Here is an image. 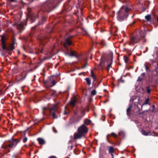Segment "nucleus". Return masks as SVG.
Masks as SVG:
<instances>
[{"label": "nucleus", "instance_id": "1", "mask_svg": "<svg viewBox=\"0 0 158 158\" xmlns=\"http://www.w3.org/2000/svg\"><path fill=\"white\" fill-rule=\"evenodd\" d=\"M145 35V33L144 31H139L136 36L131 37L128 42L130 45H134L135 44L138 43L141 39L144 37Z\"/></svg>", "mask_w": 158, "mask_h": 158}, {"label": "nucleus", "instance_id": "2", "mask_svg": "<svg viewBox=\"0 0 158 158\" xmlns=\"http://www.w3.org/2000/svg\"><path fill=\"white\" fill-rule=\"evenodd\" d=\"M129 9L127 7H122L117 13L118 19L121 21L127 18L128 16Z\"/></svg>", "mask_w": 158, "mask_h": 158}, {"label": "nucleus", "instance_id": "3", "mask_svg": "<svg viewBox=\"0 0 158 158\" xmlns=\"http://www.w3.org/2000/svg\"><path fill=\"white\" fill-rule=\"evenodd\" d=\"M112 62V56L111 55L107 58H102L100 62L101 66H104L109 70L111 66Z\"/></svg>", "mask_w": 158, "mask_h": 158}, {"label": "nucleus", "instance_id": "4", "mask_svg": "<svg viewBox=\"0 0 158 158\" xmlns=\"http://www.w3.org/2000/svg\"><path fill=\"white\" fill-rule=\"evenodd\" d=\"M77 131L84 135L88 132V129L85 125H82L78 128Z\"/></svg>", "mask_w": 158, "mask_h": 158}, {"label": "nucleus", "instance_id": "5", "mask_svg": "<svg viewBox=\"0 0 158 158\" xmlns=\"http://www.w3.org/2000/svg\"><path fill=\"white\" fill-rule=\"evenodd\" d=\"M57 106L55 105L53 107L50 109L51 114L54 118H56L58 117V116L56 115L54 113L56 110Z\"/></svg>", "mask_w": 158, "mask_h": 158}, {"label": "nucleus", "instance_id": "6", "mask_svg": "<svg viewBox=\"0 0 158 158\" xmlns=\"http://www.w3.org/2000/svg\"><path fill=\"white\" fill-rule=\"evenodd\" d=\"M17 143V140H15L12 141L11 143L6 146L4 147V148L5 149H7L8 148H12L14 146H15Z\"/></svg>", "mask_w": 158, "mask_h": 158}, {"label": "nucleus", "instance_id": "7", "mask_svg": "<svg viewBox=\"0 0 158 158\" xmlns=\"http://www.w3.org/2000/svg\"><path fill=\"white\" fill-rule=\"evenodd\" d=\"M84 136L81 134L77 131V132L74 135L73 138L75 139L80 138L82 136Z\"/></svg>", "mask_w": 158, "mask_h": 158}, {"label": "nucleus", "instance_id": "8", "mask_svg": "<svg viewBox=\"0 0 158 158\" xmlns=\"http://www.w3.org/2000/svg\"><path fill=\"white\" fill-rule=\"evenodd\" d=\"M15 25L16 26L17 28L19 30L22 29H23V23L21 22L20 21H19Z\"/></svg>", "mask_w": 158, "mask_h": 158}, {"label": "nucleus", "instance_id": "9", "mask_svg": "<svg viewBox=\"0 0 158 158\" xmlns=\"http://www.w3.org/2000/svg\"><path fill=\"white\" fill-rule=\"evenodd\" d=\"M72 44L71 42L70 41L69 38H67L65 39V42L63 44V46L64 47H66L67 45H70Z\"/></svg>", "mask_w": 158, "mask_h": 158}, {"label": "nucleus", "instance_id": "10", "mask_svg": "<svg viewBox=\"0 0 158 158\" xmlns=\"http://www.w3.org/2000/svg\"><path fill=\"white\" fill-rule=\"evenodd\" d=\"M37 140L38 141L40 145H43L45 143V140L42 138H38L37 139Z\"/></svg>", "mask_w": 158, "mask_h": 158}, {"label": "nucleus", "instance_id": "11", "mask_svg": "<svg viewBox=\"0 0 158 158\" xmlns=\"http://www.w3.org/2000/svg\"><path fill=\"white\" fill-rule=\"evenodd\" d=\"M132 105H130L129 107L127 110V114L128 116H129L130 115V114L129 113L132 108Z\"/></svg>", "mask_w": 158, "mask_h": 158}, {"label": "nucleus", "instance_id": "12", "mask_svg": "<svg viewBox=\"0 0 158 158\" xmlns=\"http://www.w3.org/2000/svg\"><path fill=\"white\" fill-rule=\"evenodd\" d=\"M109 152L110 153L112 154L114 152V149L112 147L110 146L109 148L108 149Z\"/></svg>", "mask_w": 158, "mask_h": 158}, {"label": "nucleus", "instance_id": "13", "mask_svg": "<svg viewBox=\"0 0 158 158\" xmlns=\"http://www.w3.org/2000/svg\"><path fill=\"white\" fill-rule=\"evenodd\" d=\"M69 55L70 56H75L76 57H77V55L76 54V53L74 51H71L70 54H69Z\"/></svg>", "mask_w": 158, "mask_h": 158}, {"label": "nucleus", "instance_id": "14", "mask_svg": "<svg viewBox=\"0 0 158 158\" xmlns=\"http://www.w3.org/2000/svg\"><path fill=\"white\" fill-rule=\"evenodd\" d=\"M2 48L3 49H6V48L5 45V43L4 41V38L3 37L2 38Z\"/></svg>", "mask_w": 158, "mask_h": 158}, {"label": "nucleus", "instance_id": "15", "mask_svg": "<svg viewBox=\"0 0 158 158\" xmlns=\"http://www.w3.org/2000/svg\"><path fill=\"white\" fill-rule=\"evenodd\" d=\"M14 47L13 45H9L8 48H6V49L8 50L12 51L14 49Z\"/></svg>", "mask_w": 158, "mask_h": 158}, {"label": "nucleus", "instance_id": "16", "mask_svg": "<svg viewBox=\"0 0 158 158\" xmlns=\"http://www.w3.org/2000/svg\"><path fill=\"white\" fill-rule=\"evenodd\" d=\"M76 101L75 99H72L70 101V104L72 106L74 105Z\"/></svg>", "mask_w": 158, "mask_h": 158}, {"label": "nucleus", "instance_id": "17", "mask_svg": "<svg viewBox=\"0 0 158 158\" xmlns=\"http://www.w3.org/2000/svg\"><path fill=\"white\" fill-rule=\"evenodd\" d=\"M84 123L85 124L88 125L90 123V121L88 119H86L84 120Z\"/></svg>", "mask_w": 158, "mask_h": 158}, {"label": "nucleus", "instance_id": "18", "mask_svg": "<svg viewBox=\"0 0 158 158\" xmlns=\"http://www.w3.org/2000/svg\"><path fill=\"white\" fill-rule=\"evenodd\" d=\"M141 133L142 135L146 136L148 135L149 133H147L145 131L143 130L141 131Z\"/></svg>", "mask_w": 158, "mask_h": 158}, {"label": "nucleus", "instance_id": "19", "mask_svg": "<svg viewBox=\"0 0 158 158\" xmlns=\"http://www.w3.org/2000/svg\"><path fill=\"white\" fill-rule=\"evenodd\" d=\"M145 18L147 21H149L151 19V16L150 15H148L145 16Z\"/></svg>", "mask_w": 158, "mask_h": 158}, {"label": "nucleus", "instance_id": "20", "mask_svg": "<svg viewBox=\"0 0 158 158\" xmlns=\"http://www.w3.org/2000/svg\"><path fill=\"white\" fill-rule=\"evenodd\" d=\"M85 111L83 109L81 110V118L83 117L85 114Z\"/></svg>", "mask_w": 158, "mask_h": 158}, {"label": "nucleus", "instance_id": "21", "mask_svg": "<svg viewBox=\"0 0 158 158\" xmlns=\"http://www.w3.org/2000/svg\"><path fill=\"white\" fill-rule=\"evenodd\" d=\"M86 80L87 83V84L89 85H90L91 84V81L89 78H86Z\"/></svg>", "mask_w": 158, "mask_h": 158}, {"label": "nucleus", "instance_id": "22", "mask_svg": "<svg viewBox=\"0 0 158 158\" xmlns=\"http://www.w3.org/2000/svg\"><path fill=\"white\" fill-rule=\"evenodd\" d=\"M96 92L95 90H92L91 93V94L92 95H94L96 94Z\"/></svg>", "mask_w": 158, "mask_h": 158}, {"label": "nucleus", "instance_id": "23", "mask_svg": "<svg viewBox=\"0 0 158 158\" xmlns=\"http://www.w3.org/2000/svg\"><path fill=\"white\" fill-rule=\"evenodd\" d=\"M110 135L114 138H116L117 137V135L114 133H112Z\"/></svg>", "mask_w": 158, "mask_h": 158}, {"label": "nucleus", "instance_id": "24", "mask_svg": "<svg viewBox=\"0 0 158 158\" xmlns=\"http://www.w3.org/2000/svg\"><path fill=\"white\" fill-rule=\"evenodd\" d=\"M124 59L125 62L126 63H127L128 61V58L127 57V56H125L124 57Z\"/></svg>", "mask_w": 158, "mask_h": 158}, {"label": "nucleus", "instance_id": "25", "mask_svg": "<svg viewBox=\"0 0 158 158\" xmlns=\"http://www.w3.org/2000/svg\"><path fill=\"white\" fill-rule=\"evenodd\" d=\"M91 76L93 78L94 80L95 81V77L94 76V74H93V72H92V71L91 72Z\"/></svg>", "mask_w": 158, "mask_h": 158}, {"label": "nucleus", "instance_id": "26", "mask_svg": "<svg viewBox=\"0 0 158 158\" xmlns=\"http://www.w3.org/2000/svg\"><path fill=\"white\" fill-rule=\"evenodd\" d=\"M27 137H25V138L23 139V142H24V143H25L27 141Z\"/></svg>", "mask_w": 158, "mask_h": 158}, {"label": "nucleus", "instance_id": "27", "mask_svg": "<svg viewBox=\"0 0 158 158\" xmlns=\"http://www.w3.org/2000/svg\"><path fill=\"white\" fill-rule=\"evenodd\" d=\"M151 91V90L150 89H149L148 87H147V92L148 93H149Z\"/></svg>", "mask_w": 158, "mask_h": 158}, {"label": "nucleus", "instance_id": "28", "mask_svg": "<svg viewBox=\"0 0 158 158\" xmlns=\"http://www.w3.org/2000/svg\"><path fill=\"white\" fill-rule=\"evenodd\" d=\"M148 101H149V100L148 99H146V101L144 104V105L147 104L148 103Z\"/></svg>", "mask_w": 158, "mask_h": 158}, {"label": "nucleus", "instance_id": "29", "mask_svg": "<svg viewBox=\"0 0 158 158\" xmlns=\"http://www.w3.org/2000/svg\"><path fill=\"white\" fill-rule=\"evenodd\" d=\"M48 158H57L56 156H50Z\"/></svg>", "mask_w": 158, "mask_h": 158}, {"label": "nucleus", "instance_id": "30", "mask_svg": "<svg viewBox=\"0 0 158 158\" xmlns=\"http://www.w3.org/2000/svg\"><path fill=\"white\" fill-rule=\"evenodd\" d=\"M47 108L46 107H44L43 108V112H44V110L46 109H47Z\"/></svg>", "mask_w": 158, "mask_h": 158}, {"label": "nucleus", "instance_id": "31", "mask_svg": "<svg viewBox=\"0 0 158 158\" xmlns=\"http://www.w3.org/2000/svg\"><path fill=\"white\" fill-rule=\"evenodd\" d=\"M122 133L123 132L122 131H120L118 133V135H121Z\"/></svg>", "mask_w": 158, "mask_h": 158}, {"label": "nucleus", "instance_id": "32", "mask_svg": "<svg viewBox=\"0 0 158 158\" xmlns=\"http://www.w3.org/2000/svg\"><path fill=\"white\" fill-rule=\"evenodd\" d=\"M78 112L77 110L75 111H74L75 114H77Z\"/></svg>", "mask_w": 158, "mask_h": 158}, {"label": "nucleus", "instance_id": "33", "mask_svg": "<svg viewBox=\"0 0 158 158\" xmlns=\"http://www.w3.org/2000/svg\"><path fill=\"white\" fill-rule=\"evenodd\" d=\"M2 94V90L0 89V95Z\"/></svg>", "mask_w": 158, "mask_h": 158}, {"label": "nucleus", "instance_id": "34", "mask_svg": "<svg viewBox=\"0 0 158 158\" xmlns=\"http://www.w3.org/2000/svg\"><path fill=\"white\" fill-rule=\"evenodd\" d=\"M52 83L54 84V85H55V81H53L52 82Z\"/></svg>", "mask_w": 158, "mask_h": 158}, {"label": "nucleus", "instance_id": "35", "mask_svg": "<svg viewBox=\"0 0 158 158\" xmlns=\"http://www.w3.org/2000/svg\"><path fill=\"white\" fill-rule=\"evenodd\" d=\"M53 130L55 132H56V131H55V130H54V128H53Z\"/></svg>", "mask_w": 158, "mask_h": 158}, {"label": "nucleus", "instance_id": "36", "mask_svg": "<svg viewBox=\"0 0 158 158\" xmlns=\"http://www.w3.org/2000/svg\"><path fill=\"white\" fill-rule=\"evenodd\" d=\"M15 0H10L11 2H13L15 1Z\"/></svg>", "mask_w": 158, "mask_h": 158}, {"label": "nucleus", "instance_id": "37", "mask_svg": "<svg viewBox=\"0 0 158 158\" xmlns=\"http://www.w3.org/2000/svg\"><path fill=\"white\" fill-rule=\"evenodd\" d=\"M73 147V145H72L71 146V149H72Z\"/></svg>", "mask_w": 158, "mask_h": 158}, {"label": "nucleus", "instance_id": "38", "mask_svg": "<svg viewBox=\"0 0 158 158\" xmlns=\"http://www.w3.org/2000/svg\"><path fill=\"white\" fill-rule=\"evenodd\" d=\"M108 135L107 136V138L108 139V136L109 135Z\"/></svg>", "mask_w": 158, "mask_h": 158}, {"label": "nucleus", "instance_id": "39", "mask_svg": "<svg viewBox=\"0 0 158 158\" xmlns=\"http://www.w3.org/2000/svg\"><path fill=\"white\" fill-rule=\"evenodd\" d=\"M156 20H157V21L158 22V17L157 18Z\"/></svg>", "mask_w": 158, "mask_h": 158}, {"label": "nucleus", "instance_id": "40", "mask_svg": "<svg viewBox=\"0 0 158 158\" xmlns=\"http://www.w3.org/2000/svg\"><path fill=\"white\" fill-rule=\"evenodd\" d=\"M64 114H67V113H66V112L65 111L64 112Z\"/></svg>", "mask_w": 158, "mask_h": 158}, {"label": "nucleus", "instance_id": "41", "mask_svg": "<svg viewBox=\"0 0 158 158\" xmlns=\"http://www.w3.org/2000/svg\"><path fill=\"white\" fill-rule=\"evenodd\" d=\"M23 56H25V57L26 56L24 54H23Z\"/></svg>", "mask_w": 158, "mask_h": 158}, {"label": "nucleus", "instance_id": "42", "mask_svg": "<svg viewBox=\"0 0 158 158\" xmlns=\"http://www.w3.org/2000/svg\"><path fill=\"white\" fill-rule=\"evenodd\" d=\"M40 52H42V50H40Z\"/></svg>", "mask_w": 158, "mask_h": 158}, {"label": "nucleus", "instance_id": "43", "mask_svg": "<svg viewBox=\"0 0 158 158\" xmlns=\"http://www.w3.org/2000/svg\"><path fill=\"white\" fill-rule=\"evenodd\" d=\"M52 55H51V56L49 58H51V57H52Z\"/></svg>", "mask_w": 158, "mask_h": 158}, {"label": "nucleus", "instance_id": "44", "mask_svg": "<svg viewBox=\"0 0 158 158\" xmlns=\"http://www.w3.org/2000/svg\"><path fill=\"white\" fill-rule=\"evenodd\" d=\"M44 58H45V59H47V58H46V57H45Z\"/></svg>", "mask_w": 158, "mask_h": 158}, {"label": "nucleus", "instance_id": "45", "mask_svg": "<svg viewBox=\"0 0 158 158\" xmlns=\"http://www.w3.org/2000/svg\"><path fill=\"white\" fill-rule=\"evenodd\" d=\"M146 69L147 68V66H146Z\"/></svg>", "mask_w": 158, "mask_h": 158}, {"label": "nucleus", "instance_id": "46", "mask_svg": "<svg viewBox=\"0 0 158 158\" xmlns=\"http://www.w3.org/2000/svg\"><path fill=\"white\" fill-rule=\"evenodd\" d=\"M18 53H19V51H18Z\"/></svg>", "mask_w": 158, "mask_h": 158}, {"label": "nucleus", "instance_id": "47", "mask_svg": "<svg viewBox=\"0 0 158 158\" xmlns=\"http://www.w3.org/2000/svg\"><path fill=\"white\" fill-rule=\"evenodd\" d=\"M87 34V33L86 32V34H85V35H86Z\"/></svg>", "mask_w": 158, "mask_h": 158}]
</instances>
